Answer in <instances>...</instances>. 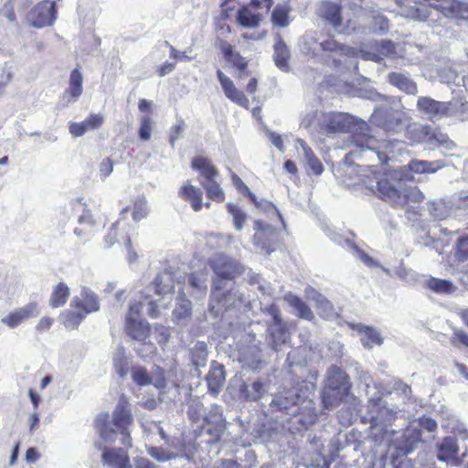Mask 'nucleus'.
I'll return each mask as SVG.
<instances>
[{
  "label": "nucleus",
  "mask_w": 468,
  "mask_h": 468,
  "mask_svg": "<svg viewBox=\"0 0 468 468\" xmlns=\"http://www.w3.org/2000/svg\"><path fill=\"white\" fill-rule=\"evenodd\" d=\"M318 122L322 130L328 133H353L350 135L349 154L360 159L374 160L384 165L394 154L398 140H378L367 134V122L358 121L353 115L345 112H323L318 117Z\"/></svg>",
  "instance_id": "obj_1"
},
{
  "label": "nucleus",
  "mask_w": 468,
  "mask_h": 468,
  "mask_svg": "<svg viewBox=\"0 0 468 468\" xmlns=\"http://www.w3.org/2000/svg\"><path fill=\"white\" fill-rule=\"evenodd\" d=\"M375 179L376 184L367 187L382 200L389 203L394 207L408 206V210L411 208L419 216L422 215L419 207L415 206L421 203L425 198L423 193L418 187L407 186L405 182L401 180L391 181L387 177L378 178L377 176Z\"/></svg>",
  "instance_id": "obj_2"
},
{
  "label": "nucleus",
  "mask_w": 468,
  "mask_h": 468,
  "mask_svg": "<svg viewBox=\"0 0 468 468\" xmlns=\"http://www.w3.org/2000/svg\"><path fill=\"white\" fill-rule=\"evenodd\" d=\"M368 420L371 423L370 437L378 444H389L395 431L390 429L400 414L398 406L388 404L381 398H371L368 400Z\"/></svg>",
  "instance_id": "obj_3"
},
{
  "label": "nucleus",
  "mask_w": 468,
  "mask_h": 468,
  "mask_svg": "<svg viewBox=\"0 0 468 468\" xmlns=\"http://www.w3.org/2000/svg\"><path fill=\"white\" fill-rule=\"evenodd\" d=\"M310 394L311 391L306 386L283 389L274 396L270 406L272 410L290 416H296L306 410L310 411L309 421L313 422L317 418V413Z\"/></svg>",
  "instance_id": "obj_4"
},
{
  "label": "nucleus",
  "mask_w": 468,
  "mask_h": 468,
  "mask_svg": "<svg viewBox=\"0 0 468 468\" xmlns=\"http://www.w3.org/2000/svg\"><path fill=\"white\" fill-rule=\"evenodd\" d=\"M223 280L212 282L208 311L213 317H218L224 311L231 309H245L250 305V300L240 292L235 282L224 284Z\"/></svg>",
  "instance_id": "obj_5"
},
{
  "label": "nucleus",
  "mask_w": 468,
  "mask_h": 468,
  "mask_svg": "<svg viewBox=\"0 0 468 468\" xmlns=\"http://www.w3.org/2000/svg\"><path fill=\"white\" fill-rule=\"evenodd\" d=\"M133 420L129 400L124 395H122L113 410L112 420L109 413L103 412L96 417L94 423L101 439L112 442L114 441L116 434L112 425L119 430L128 429Z\"/></svg>",
  "instance_id": "obj_6"
},
{
  "label": "nucleus",
  "mask_w": 468,
  "mask_h": 468,
  "mask_svg": "<svg viewBox=\"0 0 468 468\" xmlns=\"http://www.w3.org/2000/svg\"><path fill=\"white\" fill-rule=\"evenodd\" d=\"M367 99L380 101L382 104L377 107L371 114L370 122L388 133H397L403 128V112L395 109L391 103L394 100L377 91H367Z\"/></svg>",
  "instance_id": "obj_7"
},
{
  "label": "nucleus",
  "mask_w": 468,
  "mask_h": 468,
  "mask_svg": "<svg viewBox=\"0 0 468 468\" xmlns=\"http://www.w3.org/2000/svg\"><path fill=\"white\" fill-rule=\"evenodd\" d=\"M208 265L214 271L213 281L223 280L224 284H230L233 279L244 271V267L236 260L224 253L214 254L208 261Z\"/></svg>",
  "instance_id": "obj_8"
},
{
  "label": "nucleus",
  "mask_w": 468,
  "mask_h": 468,
  "mask_svg": "<svg viewBox=\"0 0 468 468\" xmlns=\"http://www.w3.org/2000/svg\"><path fill=\"white\" fill-rule=\"evenodd\" d=\"M56 1L43 0L27 14V24L35 28L51 27L57 20Z\"/></svg>",
  "instance_id": "obj_9"
},
{
  "label": "nucleus",
  "mask_w": 468,
  "mask_h": 468,
  "mask_svg": "<svg viewBox=\"0 0 468 468\" xmlns=\"http://www.w3.org/2000/svg\"><path fill=\"white\" fill-rule=\"evenodd\" d=\"M396 436L390 438L389 444H387L391 451L393 447L399 454L408 455L421 442V431L415 425H410L402 431H395Z\"/></svg>",
  "instance_id": "obj_10"
},
{
  "label": "nucleus",
  "mask_w": 468,
  "mask_h": 468,
  "mask_svg": "<svg viewBox=\"0 0 468 468\" xmlns=\"http://www.w3.org/2000/svg\"><path fill=\"white\" fill-rule=\"evenodd\" d=\"M273 4V0H251L249 6H244L237 13V21L243 27L255 28L262 20V15L252 8L261 9L268 13Z\"/></svg>",
  "instance_id": "obj_11"
},
{
  "label": "nucleus",
  "mask_w": 468,
  "mask_h": 468,
  "mask_svg": "<svg viewBox=\"0 0 468 468\" xmlns=\"http://www.w3.org/2000/svg\"><path fill=\"white\" fill-rule=\"evenodd\" d=\"M253 244L270 254L274 250L273 245L277 239V228L261 219L254 221Z\"/></svg>",
  "instance_id": "obj_12"
},
{
  "label": "nucleus",
  "mask_w": 468,
  "mask_h": 468,
  "mask_svg": "<svg viewBox=\"0 0 468 468\" xmlns=\"http://www.w3.org/2000/svg\"><path fill=\"white\" fill-rule=\"evenodd\" d=\"M420 142L429 144L445 151H454L456 144L449 136L441 132H433L429 125H421L414 130Z\"/></svg>",
  "instance_id": "obj_13"
},
{
  "label": "nucleus",
  "mask_w": 468,
  "mask_h": 468,
  "mask_svg": "<svg viewBox=\"0 0 468 468\" xmlns=\"http://www.w3.org/2000/svg\"><path fill=\"white\" fill-rule=\"evenodd\" d=\"M447 101H436L428 96H420L417 101L418 111L428 120L435 122L447 116Z\"/></svg>",
  "instance_id": "obj_14"
},
{
  "label": "nucleus",
  "mask_w": 468,
  "mask_h": 468,
  "mask_svg": "<svg viewBox=\"0 0 468 468\" xmlns=\"http://www.w3.org/2000/svg\"><path fill=\"white\" fill-rule=\"evenodd\" d=\"M69 205L76 212H81V214L78 216V223L80 226L75 228V235L80 239L89 238L95 227V221L90 210L87 209L86 204L82 202V198H78L70 201Z\"/></svg>",
  "instance_id": "obj_15"
},
{
  "label": "nucleus",
  "mask_w": 468,
  "mask_h": 468,
  "mask_svg": "<svg viewBox=\"0 0 468 468\" xmlns=\"http://www.w3.org/2000/svg\"><path fill=\"white\" fill-rule=\"evenodd\" d=\"M98 449H102V461L112 468H133L130 457L122 448H102L100 442L96 443Z\"/></svg>",
  "instance_id": "obj_16"
},
{
  "label": "nucleus",
  "mask_w": 468,
  "mask_h": 468,
  "mask_svg": "<svg viewBox=\"0 0 468 468\" xmlns=\"http://www.w3.org/2000/svg\"><path fill=\"white\" fill-rule=\"evenodd\" d=\"M435 449L439 461L450 463L452 465H457L459 463L457 458L459 445L455 437H444L441 441L436 443Z\"/></svg>",
  "instance_id": "obj_17"
},
{
  "label": "nucleus",
  "mask_w": 468,
  "mask_h": 468,
  "mask_svg": "<svg viewBox=\"0 0 468 468\" xmlns=\"http://www.w3.org/2000/svg\"><path fill=\"white\" fill-rule=\"evenodd\" d=\"M122 225H124V223H122L121 221H117L116 223H114L112 225L109 233L104 238V245H105V248H110L111 246H112L114 244L115 241H117V242L122 241L123 245L127 250V260L130 263H133L137 260V254L132 248L131 238L128 235V233L127 232L124 234L118 233L119 228L122 227V229H123Z\"/></svg>",
  "instance_id": "obj_18"
},
{
  "label": "nucleus",
  "mask_w": 468,
  "mask_h": 468,
  "mask_svg": "<svg viewBox=\"0 0 468 468\" xmlns=\"http://www.w3.org/2000/svg\"><path fill=\"white\" fill-rule=\"evenodd\" d=\"M239 362L243 368L259 370L263 365L261 349L258 345L248 346L239 350Z\"/></svg>",
  "instance_id": "obj_19"
},
{
  "label": "nucleus",
  "mask_w": 468,
  "mask_h": 468,
  "mask_svg": "<svg viewBox=\"0 0 468 468\" xmlns=\"http://www.w3.org/2000/svg\"><path fill=\"white\" fill-rule=\"evenodd\" d=\"M217 76L220 82L225 96L231 101L235 102L236 104L248 109L249 99L244 95L242 91L239 90L235 87L233 81L228 76H226L220 69H218Z\"/></svg>",
  "instance_id": "obj_20"
},
{
  "label": "nucleus",
  "mask_w": 468,
  "mask_h": 468,
  "mask_svg": "<svg viewBox=\"0 0 468 468\" xmlns=\"http://www.w3.org/2000/svg\"><path fill=\"white\" fill-rule=\"evenodd\" d=\"M39 310L36 303H30L17 308L2 319V323L10 328H16L25 320L38 315Z\"/></svg>",
  "instance_id": "obj_21"
},
{
  "label": "nucleus",
  "mask_w": 468,
  "mask_h": 468,
  "mask_svg": "<svg viewBox=\"0 0 468 468\" xmlns=\"http://www.w3.org/2000/svg\"><path fill=\"white\" fill-rule=\"evenodd\" d=\"M224 366L216 360L210 364L208 374L206 377L208 391L213 395H218L225 383Z\"/></svg>",
  "instance_id": "obj_22"
},
{
  "label": "nucleus",
  "mask_w": 468,
  "mask_h": 468,
  "mask_svg": "<svg viewBox=\"0 0 468 468\" xmlns=\"http://www.w3.org/2000/svg\"><path fill=\"white\" fill-rule=\"evenodd\" d=\"M146 290H154L155 294L160 296L172 293L174 292V272L172 269H165L158 273L153 283Z\"/></svg>",
  "instance_id": "obj_23"
},
{
  "label": "nucleus",
  "mask_w": 468,
  "mask_h": 468,
  "mask_svg": "<svg viewBox=\"0 0 468 468\" xmlns=\"http://www.w3.org/2000/svg\"><path fill=\"white\" fill-rule=\"evenodd\" d=\"M326 388L340 390L347 393L350 389V383L346 373L336 366H332L327 371Z\"/></svg>",
  "instance_id": "obj_24"
},
{
  "label": "nucleus",
  "mask_w": 468,
  "mask_h": 468,
  "mask_svg": "<svg viewBox=\"0 0 468 468\" xmlns=\"http://www.w3.org/2000/svg\"><path fill=\"white\" fill-rule=\"evenodd\" d=\"M103 123L101 114H90L87 119L80 122H69V129L70 134L74 137H80L89 131L99 129Z\"/></svg>",
  "instance_id": "obj_25"
},
{
  "label": "nucleus",
  "mask_w": 468,
  "mask_h": 468,
  "mask_svg": "<svg viewBox=\"0 0 468 468\" xmlns=\"http://www.w3.org/2000/svg\"><path fill=\"white\" fill-rule=\"evenodd\" d=\"M266 392V384L260 379L243 382L239 388V397L247 401H258Z\"/></svg>",
  "instance_id": "obj_26"
},
{
  "label": "nucleus",
  "mask_w": 468,
  "mask_h": 468,
  "mask_svg": "<svg viewBox=\"0 0 468 468\" xmlns=\"http://www.w3.org/2000/svg\"><path fill=\"white\" fill-rule=\"evenodd\" d=\"M387 80L389 84L409 95L418 93L417 84L409 74L394 71L388 74Z\"/></svg>",
  "instance_id": "obj_27"
},
{
  "label": "nucleus",
  "mask_w": 468,
  "mask_h": 468,
  "mask_svg": "<svg viewBox=\"0 0 468 468\" xmlns=\"http://www.w3.org/2000/svg\"><path fill=\"white\" fill-rule=\"evenodd\" d=\"M295 146L298 152L302 153L310 172L315 176L322 175L324 172V166L307 144L303 139L298 138L295 142Z\"/></svg>",
  "instance_id": "obj_28"
},
{
  "label": "nucleus",
  "mask_w": 468,
  "mask_h": 468,
  "mask_svg": "<svg viewBox=\"0 0 468 468\" xmlns=\"http://www.w3.org/2000/svg\"><path fill=\"white\" fill-rule=\"evenodd\" d=\"M82 300L74 298L71 302V307L81 309L86 314L97 312L100 309V301L96 293L89 288H83L81 292Z\"/></svg>",
  "instance_id": "obj_29"
},
{
  "label": "nucleus",
  "mask_w": 468,
  "mask_h": 468,
  "mask_svg": "<svg viewBox=\"0 0 468 468\" xmlns=\"http://www.w3.org/2000/svg\"><path fill=\"white\" fill-rule=\"evenodd\" d=\"M289 339V332L285 324L281 321L278 323H270L268 325V341L269 345L275 351L285 344Z\"/></svg>",
  "instance_id": "obj_30"
},
{
  "label": "nucleus",
  "mask_w": 468,
  "mask_h": 468,
  "mask_svg": "<svg viewBox=\"0 0 468 468\" xmlns=\"http://www.w3.org/2000/svg\"><path fill=\"white\" fill-rule=\"evenodd\" d=\"M273 59L275 66L283 72H288L290 69L288 60L290 58V49L280 35L276 37L274 44Z\"/></svg>",
  "instance_id": "obj_31"
},
{
  "label": "nucleus",
  "mask_w": 468,
  "mask_h": 468,
  "mask_svg": "<svg viewBox=\"0 0 468 468\" xmlns=\"http://www.w3.org/2000/svg\"><path fill=\"white\" fill-rule=\"evenodd\" d=\"M423 286L437 294H452L457 290L456 286L449 280L439 279L432 276L423 281Z\"/></svg>",
  "instance_id": "obj_32"
},
{
  "label": "nucleus",
  "mask_w": 468,
  "mask_h": 468,
  "mask_svg": "<svg viewBox=\"0 0 468 468\" xmlns=\"http://www.w3.org/2000/svg\"><path fill=\"white\" fill-rule=\"evenodd\" d=\"M178 195L183 199L188 201L195 211L201 210L203 207V192L199 187L191 184H186L180 188Z\"/></svg>",
  "instance_id": "obj_33"
},
{
  "label": "nucleus",
  "mask_w": 468,
  "mask_h": 468,
  "mask_svg": "<svg viewBox=\"0 0 468 468\" xmlns=\"http://www.w3.org/2000/svg\"><path fill=\"white\" fill-rule=\"evenodd\" d=\"M320 14L335 29H339L342 25L341 6L339 5L324 2L320 7Z\"/></svg>",
  "instance_id": "obj_34"
},
{
  "label": "nucleus",
  "mask_w": 468,
  "mask_h": 468,
  "mask_svg": "<svg viewBox=\"0 0 468 468\" xmlns=\"http://www.w3.org/2000/svg\"><path fill=\"white\" fill-rule=\"evenodd\" d=\"M356 328L361 336V343L366 348H372L383 343V338L377 329L364 324H357Z\"/></svg>",
  "instance_id": "obj_35"
},
{
  "label": "nucleus",
  "mask_w": 468,
  "mask_h": 468,
  "mask_svg": "<svg viewBox=\"0 0 468 468\" xmlns=\"http://www.w3.org/2000/svg\"><path fill=\"white\" fill-rule=\"evenodd\" d=\"M191 364L194 367L197 377L200 376L199 369L205 367L207 361V346L205 342H197L190 350Z\"/></svg>",
  "instance_id": "obj_36"
},
{
  "label": "nucleus",
  "mask_w": 468,
  "mask_h": 468,
  "mask_svg": "<svg viewBox=\"0 0 468 468\" xmlns=\"http://www.w3.org/2000/svg\"><path fill=\"white\" fill-rule=\"evenodd\" d=\"M187 282L189 286L193 289L192 294L196 298H200L205 295L207 289V273L205 271L192 272Z\"/></svg>",
  "instance_id": "obj_37"
},
{
  "label": "nucleus",
  "mask_w": 468,
  "mask_h": 468,
  "mask_svg": "<svg viewBox=\"0 0 468 468\" xmlns=\"http://www.w3.org/2000/svg\"><path fill=\"white\" fill-rule=\"evenodd\" d=\"M125 330L128 335L138 341L145 340L150 333L148 323L136 319L126 321Z\"/></svg>",
  "instance_id": "obj_38"
},
{
  "label": "nucleus",
  "mask_w": 468,
  "mask_h": 468,
  "mask_svg": "<svg viewBox=\"0 0 468 468\" xmlns=\"http://www.w3.org/2000/svg\"><path fill=\"white\" fill-rule=\"evenodd\" d=\"M191 166L193 169L198 171L204 177L202 181H208L215 179L218 175L216 167L211 162L203 156H197L192 159Z\"/></svg>",
  "instance_id": "obj_39"
},
{
  "label": "nucleus",
  "mask_w": 468,
  "mask_h": 468,
  "mask_svg": "<svg viewBox=\"0 0 468 468\" xmlns=\"http://www.w3.org/2000/svg\"><path fill=\"white\" fill-rule=\"evenodd\" d=\"M408 166L411 172L416 174H434L444 166V163L441 160H412Z\"/></svg>",
  "instance_id": "obj_40"
},
{
  "label": "nucleus",
  "mask_w": 468,
  "mask_h": 468,
  "mask_svg": "<svg viewBox=\"0 0 468 468\" xmlns=\"http://www.w3.org/2000/svg\"><path fill=\"white\" fill-rule=\"evenodd\" d=\"M82 82L83 78L81 72L79 69H74L70 72L69 85L66 90V93L69 96V99L68 100L69 102L76 101L80 97L83 90Z\"/></svg>",
  "instance_id": "obj_41"
},
{
  "label": "nucleus",
  "mask_w": 468,
  "mask_h": 468,
  "mask_svg": "<svg viewBox=\"0 0 468 468\" xmlns=\"http://www.w3.org/2000/svg\"><path fill=\"white\" fill-rule=\"evenodd\" d=\"M203 424L226 430V418L222 408L217 404L212 405L204 416Z\"/></svg>",
  "instance_id": "obj_42"
},
{
  "label": "nucleus",
  "mask_w": 468,
  "mask_h": 468,
  "mask_svg": "<svg viewBox=\"0 0 468 468\" xmlns=\"http://www.w3.org/2000/svg\"><path fill=\"white\" fill-rule=\"evenodd\" d=\"M447 102L449 110L446 118H454L462 122L468 120V101L452 100Z\"/></svg>",
  "instance_id": "obj_43"
},
{
  "label": "nucleus",
  "mask_w": 468,
  "mask_h": 468,
  "mask_svg": "<svg viewBox=\"0 0 468 468\" xmlns=\"http://www.w3.org/2000/svg\"><path fill=\"white\" fill-rule=\"evenodd\" d=\"M285 300L288 302L296 311V315L300 318L311 321L314 318V314L309 306L298 296L288 294L285 296Z\"/></svg>",
  "instance_id": "obj_44"
},
{
  "label": "nucleus",
  "mask_w": 468,
  "mask_h": 468,
  "mask_svg": "<svg viewBox=\"0 0 468 468\" xmlns=\"http://www.w3.org/2000/svg\"><path fill=\"white\" fill-rule=\"evenodd\" d=\"M244 196H248L250 201L256 206V207L267 212L271 217H276L281 224L284 226L283 218L276 206L265 200L259 201L257 197L250 189L249 192H246Z\"/></svg>",
  "instance_id": "obj_45"
},
{
  "label": "nucleus",
  "mask_w": 468,
  "mask_h": 468,
  "mask_svg": "<svg viewBox=\"0 0 468 468\" xmlns=\"http://www.w3.org/2000/svg\"><path fill=\"white\" fill-rule=\"evenodd\" d=\"M429 214L437 220L445 219L450 216L451 208L447 203L442 200H434L427 203Z\"/></svg>",
  "instance_id": "obj_46"
},
{
  "label": "nucleus",
  "mask_w": 468,
  "mask_h": 468,
  "mask_svg": "<svg viewBox=\"0 0 468 468\" xmlns=\"http://www.w3.org/2000/svg\"><path fill=\"white\" fill-rule=\"evenodd\" d=\"M69 296V288L64 282H59L52 291L49 304L53 308L62 306Z\"/></svg>",
  "instance_id": "obj_47"
},
{
  "label": "nucleus",
  "mask_w": 468,
  "mask_h": 468,
  "mask_svg": "<svg viewBox=\"0 0 468 468\" xmlns=\"http://www.w3.org/2000/svg\"><path fill=\"white\" fill-rule=\"evenodd\" d=\"M346 395L347 393L324 387L322 392V401L324 408L333 409L338 403H340L346 397Z\"/></svg>",
  "instance_id": "obj_48"
},
{
  "label": "nucleus",
  "mask_w": 468,
  "mask_h": 468,
  "mask_svg": "<svg viewBox=\"0 0 468 468\" xmlns=\"http://www.w3.org/2000/svg\"><path fill=\"white\" fill-rule=\"evenodd\" d=\"M86 314L81 309L67 311L63 314V324L67 328L75 329L86 317Z\"/></svg>",
  "instance_id": "obj_49"
},
{
  "label": "nucleus",
  "mask_w": 468,
  "mask_h": 468,
  "mask_svg": "<svg viewBox=\"0 0 468 468\" xmlns=\"http://www.w3.org/2000/svg\"><path fill=\"white\" fill-rule=\"evenodd\" d=\"M200 184L206 189L207 196L208 198L218 202H221L224 200V192L215 179L208 181H200Z\"/></svg>",
  "instance_id": "obj_50"
},
{
  "label": "nucleus",
  "mask_w": 468,
  "mask_h": 468,
  "mask_svg": "<svg viewBox=\"0 0 468 468\" xmlns=\"http://www.w3.org/2000/svg\"><path fill=\"white\" fill-rule=\"evenodd\" d=\"M147 453L159 463H165L176 458V453L156 446H146Z\"/></svg>",
  "instance_id": "obj_51"
},
{
  "label": "nucleus",
  "mask_w": 468,
  "mask_h": 468,
  "mask_svg": "<svg viewBox=\"0 0 468 468\" xmlns=\"http://www.w3.org/2000/svg\"><path fill=\"white\" fill-rule=\"evenodd\" d=\"M227 207L229 213L233 218L235 229L238 231H240L243 228L244 222L247 219V214L239 206L233 203H228Z\"/></svg>",
  "instance_id": "obj_52"
},
{
  "label": "nucleus",
  "mask_w": 468,
  "mask_h": 468,
  "mask_svg": "<svg viewBox=\"0 0 468 468\" xmlns=\"http://www.w3.org/2000/svg\"><path fill=\"white\" fill-rule=\"evenodd\" d=\"M226 430L216 428L213 426L202 424L201 436H207L204 441L207 444L217 443L220 441Z\"/></svg>",
  "instance_id": "obj_53"
},
{
  "label": "nucleus",
  "mask_w": 468,
  "mask_h": 468,
  "mask_svg": "<svg viewBox=\"0 0 468 468\" xmlns=\"http://www.w3.org/2000/svg\"><path fill=\"white\" fill-rule=\"evenodd\" d=\"M133 382L138 386H147L152 383V378L147 370L142 366H133L131 369Z\"/></svg>",
  "instance_id": "obj_54"
},
{
  "label": "nucleus",
  "mask_w": 468,
  "mask_h": 468,
  "mask_svg": "<svg viewBox=\"0 0 468 468\" xmlns=\"http://www.w3.org/2000/svg\"><path fill=\"white\" fill-rule=\"evenodd\" d=\"M191 310H192L191 302L185 297H180V298H178V303H177L176 307L173 311V315H174L175 319H176L177 321H180L182 319H185V318L190 316Z\"/></svg>",
  "instance_id": "obj_55"
},
{
  "label": "nucleus",
  "mask_w": 468,
  "mask_h": 468,
  "mask_svg": "<svg viewBox=\"0 0 468 468\" xmlns=\"http://www.w3.org/2000/svg\"><path fill=\"white\" fill-rule=\"evenodd\" d=\"M346 242L348 244V246L351 248L352 252L355 257H356L358 260H360L367 267H381L380 264L375 261L372 257L367 255L365 251L360 250L357 245L355 243L346 240Z\"/></svg>",
  "instance_id": "obj_56"
},
{
  "label": "nucleus",
  "mask_w": 468,
  "mask_h": 468,
  "mask_svg": "<svg viewBox=\"0 0 468 468\" xmlns=\"http://www.w3.org/2000/svg\"><path fill=\"white\" fill-rule=\"evenodd\" d=\"M320 46L324 51L335 52L338 54H349L350 48L340 43L334 38L328 37L320 43Z\"/></svg>",
  "instance_id": "obj_57"
},
{
  "label": "nucleus",
  "mask_w": 468,
  "mask_h": 468,
  "mask_svg": "<svg viewBox=\"0 0 468 468\" xmlns=\"http://www.w3.org/2000/svg\"><path fill=\"white\" fill-rule=\"evenodd\" d=\"M394 274L406 283L412 284L417 281V273L407 268L402 262L395 269Z\"/></svg>",
  "instance_id": "obj_58"
},
{
  "label": "nucleus",
  "mask_w": 468,
  "mask_h": 468,
  "mask_svg": "<svg viewBox=\"0 0 468 468\" xmlns=\"http://www.w3.org/2000/svg\"><path fill=\"white\" fill-rule=\"evenodd\" d=\"M373 48L379 55L382 57H389L395 54L396 48L395 44L391 40L382 39L380 41H376L373 45Z\"/></svg>",
  "instance_id": "obj_59"
},
{
  "label": "nucleus",
  "mask_w": 468,
  "mask_h": 468,
  "mask_svg": "<svg viewBox=\"0 0 468 468\" xmlns=\"http://www.w3.org/2000/svg\"><path fill=\"white\" fill-rule=\"evenodd\" d=\"M271 21L274 25L284 27L288 25V9L283 5H277L271 13Z\"/></svg>",
  "instance_id": "obj_60"
},
{
  "label": "nucleus",
  "mask_w": 468,
  "mask_h": 468,
  "mask_svg": "<svg viewBox=\"0 0 468 468\" xmlns=\"http://www.w3.org/2000/svg\"><path fill=\"white\" fill-rule=\"evenodd\" d=\"M148 214L147 202L144 197H138L133 204V218L139 221L144 218Z\"/></svg>",
  "instance_id": "obj_61"
},
{
  "label": "nucleus",
  "mask_w": 468,
  "mask_h": 468,
  "mask_svg": "<svg viewBox=\"0 0 468 468\" xmlns=\"http://www.w3.org/2000/svg\"><path fill=\"white\" fill-rule=\"evenodd\" d=\"M390 454V463L394 468H414L413 463L408 458V455L399 454L395 450Z\"/></svg>",
  "instance_id": "obj_62"
},
{
  "label": "nucleus",
  "mask_w": 468,
  "mask_h": 468,
  "mask_svg": "<svg viewBox=\"0 0 468 468\" xmlns=\"http://www.w3.org/2000/svg\"><path fill=\"white\" fill-rule=\"evenodd\" d=\"M437 74L440 81L446 84L455 83L458 79L456 71L450 67L438 69Z\"/></svg>",
  "instance_id": "obj_63"
},
{
  "label": "nucleus",
  "mask_w": 468,
  "mask_h": 468,
  "mask_svg": "<svg viewBox=\"0 0 468 468\" xmlns=\"http://www.w3.org/2000/svg\"><path fill=\"white\" fill-rule=\"evenodd\" d=\"M456 256L460 261L468 260V235L459 238L456 244Z\"/></svg>",
  "instance_id": "obj_64"
}]
</instances>
